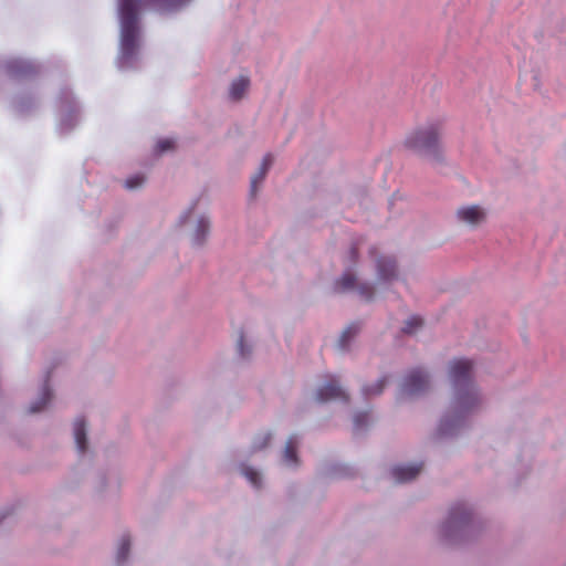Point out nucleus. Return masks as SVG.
Wrapping results in <instances>:
<instances>
[{"instance_id": "8", "label": "nucleus", "mask_w": 566, "mask_h": 566, "mask_svg": "<svg viewBox=\"0 0 566 566\" xmlns=\"http://www.w3.org/2000/svg\"><path fill=\"white\" fill-rule=\"evenodd\" d=\"M273 163V156L271 154H266L263 157L261 166L258 172L251 178V196L254 197L256 195L258 186L264 180L268 170L270 169Z\"/></svg>"}, {"instance_id": "21", "label": "nucleus", "mask_w": 566, "mask_h": 566, "mask_svg": "<svg viewBox=\"0 0 566 566\" xmlns=\"http://www.w3.org/2000/svg\"><path fill=\"white\" fill-rule=\"evenodd\" d=\"M10 69L14 74L27 75L33 72V66L30 63L17 61L10 64Z\"/></svg>"}, {"instance_id": "5", "label": "nucleus", "mask_w": 566, "mask_h": 566, "mask_svg": "<svg viewBox=\"0 0 566 566\" xmlns=\"http://www.w3.org/2000/svg\"><path fill=\"white\" fill-rule=\"evenodd\" d=\"M316 400L319 402H326L329 400L348 401V395L337 384L336 379L331 376L329 379L318 388L316 392Z\"/></svg>"}, {"instance_id": "19", "label": "nucleus", "mask_w": 566, "mask_h": 566, "mask_svg": "<svg viewBox=\"0 0 566 566\" xmlns=\"http://www.w3.org/2000/svg\"><path fill=\"white\" fill-rule=\"evenodd\" d=\"M129 548H130V541L127 536H124L120 539V543H119V546L117 549L116 558H117L118 564H122L126 560L128 553H129Z\"/></svg>"}, {"instance_id": "7", "label": "nucleus", "mask_w": 566, "mask_h": 566, "mask_svg": "<svg viewBox=\"0 0 566 566\" xmlns=\"http://www.w3.org/2000/svg\"><path fill=\"white\" fill-rule=\"evenodd\" d=\"M422 463L412 465H398L392 468L391 474L399 483L410 482L417 478L422 470Z\"/></svg>"}, {"instance_id": "27", "label": "nucleus", "mask_w": 566, "mask_h": 566, "mask_svg": "<svg viewBox=\"0 0 566 566\" xmlns=\"http://www.w3.org/2000/svg\"><path fill=\"white\" fill-rule=\"evenodd\" d=\"M174 147H175V142L169 138L160 139L157 143V151L160 154L165 153L167 150L174 149Z\"/></svg>"}, {"instance_id": "9", "label": "nucleus", "mask_w": 566, "mask_h": 566, "mask_svg": "<svg viewBox=\"0 0 566 566\" xmlns=\"http://www.w3.org/2000/svg\"><path fill=\"white\" fill-rule=\"evenodd\" d=\"M378 277L382 281H389L396 277L397 266L395 260L390 258H380L377 260Z\"/></svg>"}, {"instance_id": "13", "label": "nucleus", "mask_w": 566, "mask_h": 566, "mask_svg": "<svg viewBox=\"0 0 566 566\" xmlns=\"http://www.w3.org/2000/svg\"><path fill=\"white\" fill-rule=\"evenodd\" d=\"M250 81L248 77L240 76L235 80L230 87V96L232 99H240L244 92L248 90Z\"/></svg>"}, {"instance_id": "18", "label": "nucleus", "mask_w": 566, "mask_h": 566, "mask_svg": "<svg viewBox=\"0 0 566 566\" xmlns=\"http://www.w3.org/2000/svg\"><path fill=\"white\" fill-rule=\"evenodd\" d=\"M209 227H210L209 220H207L203 217L199 219L196 234H195V242L197 244H201L205 241V238L209 231Z\"/></svg>"}, {"instance_id": "16", "label": "nucleus", "mask_w": 566, "mask_h": 566, "mask_svg": "<svg viewBox=\"0 0 566 566\" xmlns=\"http://www.w3.org/2000/svg\"><path fill=\"white\" fill-rule=\"evenodd\" d=\"M388 382V377H381L375 385L365 386L363 392L365 397L370 398L380 395Z\"/></svg>"}, {"instance_id": "4", "label": "nucleus", "mask_w": 566, "mask_h": 566, "mask_svg": "<svg viewBox=\"0 0 566 566\" xmlns=\"http://www.w3.org/2000/svg\"><path fill=\"white\" fill-rule=\"evenodd\" d=\"M429 375L420 368L412 369L403 379L401 392L413 396L424 392L429 388Z\"/></svg>"}, {"instance_id": "3", "label": "nucleus", "mask_w": 566, "mask_h": 566, "mask_svg": "<svg viewBox=\"0 0 566 566\" xmlns=\"http://www.w3.org/2000/svg\"><path fill=\"white\" fill-rule=\"evenodd\" d=\"M443 120L434 119L411 130L405 138V147L421 156L438 157Z\"/></svg>"}, {"instance_id": "2", "label": "nucleus", "mask_w": 566, "mask_h": 566, "mask_svg": "<svg viewBox=\"0 0 566 566\" xmlns=\"http://www.w3.org/2000/svg\"><path fill=\"white\" fill-rule=\"evenodd\" d=\"M473 363L469 359H454L450 364L449 376L457 390V410L470 411L479 401L475 387L471 382Z\"/></svg>"}, {"instance_id": "14", "label": "nucleus", "mask_w": 566, "mask_h": 566, "mask_svg": "<svg viewBox=\"0 0 566 566\" xmlns=\"http://www.w3.org/2000/svg\"><path fill=\"white\" fill-rule=\"evenodd\" d=\"M359 328V325L355 323L344 329L338 340L340 349L344 350L348 347L349 340L357 335Z\"/></svg>"}, {"instance_id": "1", "label": "nucleus", "mask_w": 566, "mask_h": 566, "mask_svg": "<svg viewBox=\"0 0 566 566\" xmlns=\"http://www.w3.org/2000/svg\"><path fill=\"white\" fill-rule=\"evenodd\" d=\"M190 0H119L120 52L125 60L132 59L138 49V12L149 10L159 13L170 12Z\"/></svg>"}, {"instance_id": "10", "label": "nucleus", "mask_w": 566, "mask_h": 566, "mask_svg": "<svg viewBox=\"0 0 566 566\" xmlns=\"http://www.w3.org/2000/svg\"><path fill=\"white\" fill-rule=\"evenodd\" d=\"M74 438L77 450L80 453H84L87 448L86 441V423L83 418H78L74 422Z\"/></svg>"}, {"instance_id": "12", "label": "nucleus", "mask_w": 566, "mask_h": 566, "mask_svg": "<svg viewBox=\"0 0 566 566\" xmlns=\"http://www.w3.org/2000/svg\"><path fill=\"white\" fill-rule=\"evenodd\" d=\"M297 439L295 436H292L287 439L285 449H284V461L287 465H297Z\"/></svg>"}, {"instance_id": "23", "label": "nucleus", "mask_w": 566, "mask_h": 566, "mask_svg": "<svg viewBox=\"0 0 566 566\" xmlns=\"http://www.w3.org/2000/svg\"><path fill=\"white\" fill-rule=\"evenodd\" d=\"M369 422V413L368 412H359L354 417V429L359 431L364 429Z\"/></svg>"}, {"instance_id": "30", "label": "nucleus", "mask_w": 566, "mask_h": 566, "mask_svg": "<svg viewBox=\"0 0 566 566\" xmlns=\"http://www.w3.org/2000/svg\"><path fill=\"white\" fill-rule=\"evenodd\" d=\"M447 426H448V420H447V419H444V420L441 422V431H442V432H447V431H448Z\"/></svg>"}, {"instance_id": "17", "label": "nucleus", "mask_w": 566, "mask_h": 566, "mask_svg": "<svg viewBox=\"0 0 566 566\" xmlns=\"http://www.w3.org/2000/svg\"><path fill=\"white\" fill-rule=\"evenodd\" d=\"M356 285V277L352 273H344L335 283V289L339 292L350 290Z\"/></svg>"}, {"instance_id": "20", "label": "nucleus", "mask_w": 566, "mask_h": 566, "mask_svg": "<svg viewBox=\"0 0 566 566\" xmlns=\"http://www.w3.org/2000/svg\"><path fill=\"white\" fill-rule=\"evenodd\" d=\"M422 318L419 316H411L409 319H407L405 326L402 327V332L405 334H413L418 328L422 326Z\"/></svg>"}, {"instance_id": "6", "label": "nucleus", "mask_w": 566, "mask_h": 566, "mask_svg": "<svg viewBox=\"0 0 566 566\" xmlns=\"http://www.w3.org/2000/svg\"><path fill=\"white\" fill-rule=\"evenodd\" d=\"M459 221L475 227L485 220V211L480 206L461 207L457 211Z\"/></svg>"}, {"instance_id": "22", "label": "nucleus", "mask_w": 566, "mask_h": 566, "mask_svg": "<svg viewBox=\"0 0 566 566\" xmlns=\"http://www.w3.org/2000/svg\"><path fill=\"white\" fill-rule=\"evenodd\" d=\"M270 441H271V433H269V432L262 433L254 439L252 448L254 451L262 450L265 447H268Z\"/></svg>"}, {"instance_id": "29", "label": "nucleus", "mask_w": 566, "mask_h": 566, "mask_svg": "<svg viewBox=\"0 0 566 566\" xmlns=\"http://www.w3.org/2000/svg\"><path fill=\"white\" fill-rule=\"evenodd\" d=\"M357 255H358V252H357V248H352L350 249V258L353 261H355L357 259Z\"/></svg>"}, {"instance_id": "25", "label": "nucleus", "mask_w": 566, "mask_h": 566, "mask_svg": "<svg viewBox=\"0 0 566 566\" xmlns=\"http://www.w3.org/2000/svg\"><path fill=\"white\" fill-rule=\"evenodd\" d=\"M358 293L364 300L369 301L374 296V287L368 283L360 284L358 286Z\"/></svg>"}, {"instance_id": "11", "label": "nucleus", "mask_w": 566, "mask_h": 566, "mask_svg": "<svg viewBox=\"0 0 566 566\" xmlns=\"http://www.w3.org/2000/svg\"><path fill=\"white\" fill-rule=\"evenodd\" d=\"M470 515L471 513L467 505L464 503H459L451 509L448 523L450 525L463 524L469 521Z\"/></svg>"}, {"instance_id": "15", "label": "nucleus", "mask_w": 566, "mask_h": 566, "mask_svg": "<svg viewBox=\"0 0 566 566\" xmlns=\"http://www.w3.org/2000/svg\"><path fill=\"white\" fill-rule=\"evenodd\" d=\"M52 398V392L49 388L48 385L44 386L42 392H41V397L39 398L38 401L33 402L31 406H30V412L31 413H35V412H39L41 410L44 409V407L48 405V402L51 400Z\"/></svg>"}, {"instance_id": "24", "label": "nucleus", "mask_w": 566, "mask_h": 566, "mask_svg": "<svg viewBox=\"0 0 566 566\" xmlns=\"http://www.w3.org/2000/svg\"><path fill=\"white\" fill-rule=\"evenodd\" d=\"M243 473L252 485H254L256 488L260 486L261 476L255 470H253L252 468H245Z\"/></svg>"}, {"instance_id": "26", "label": "nucleus", "mask_w": 566, "mask_h": 566, "mask_svg": "<svg viewBox=\"0 0 566 566\" xmlns=\"http://www.w3.org/2000/svg\"><path fill=\"white\" fill-rule=\"evenodd\" d=\"M144 181H145V178L143 176L135 175L125 181V187L128 189H135V188L142 186L144 184Z\"/></svg>"}, {"instance_id": "28", "label": "nucleus", "mask_w": 566, "mask_h": 566, "mask_svg": "<svg viewBox=\"0 0 566 566\" xmlns=\"http://www.w3.org/2000/svg\"><path fill=\"white\" fill-rule=\"evenodd\" d=\"M238 350L242 357H245L250 350H245V344H244V336L243 334H240L239 340H238Z\"/></svg>"}]
</instances>
